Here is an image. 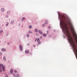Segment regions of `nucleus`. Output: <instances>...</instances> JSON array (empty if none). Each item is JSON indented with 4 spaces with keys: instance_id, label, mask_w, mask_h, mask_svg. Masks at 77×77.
I'll list each match as a JSON object with an SVG mask.
<instances>
[{
    "instance_id": "1",
    "label": "nucleus",
    "mask_w": 77,
    "mask_h": 77,
    "mask_svg": "<svg viewBox=\"0 0 77 77\" xmlns=\"http://www.w3.org/2000/svg\"><path fill=\"white\" fill-rule=\"evenodd\" d=\"M0 66H2V69H3V71H5V66H3V65L2 64H0Z\"/></svg>"
},
{
    "instance_id": "2",
    "label": "nucleus",
    "mask_w": 77,
    "mask_h": 77,
    "mask_svg": "<svg viewBox=\"0 0 77 77\" xmlns=\"http://www.w3.org/2000/svg\"><path fill=\"white\" fill-rule=\"evenodd\" d=\"M37 42H38V44H41V42H40V41H39V38H38L37 41Z\"/></svg>"
},
{
    "instance_id": "3",
    "label": "nucleus",
    "mask_w": 77,
    "mask_h": 77,
    "mask_svg": "<svg viewBox=\"0 0 77 77\" xmlns=\"http://www.w3.org/2000/svg\"><path fill=\"white\" fill-rule=\"evenodd\" d=\"M30 51H29V50H26L25 51V53H26L27 54H28V53H29Z\"/></svg>"
},
{
    "instance_id": "4",
    "label": "nucleus",
    "mask_w": 77,
    "mask_h": 77,
    "mask_svg": "<svg viewBox=\"0 0 77 77\" xmlns=\"http://www.w3.org/2000/svg\"><path fill=\"white\" fill-rule=\"evenodd\" d=\"M19 47L20 51H22L23 50V48H22V46H21V45H20Z\"/></svg>"
},
{
    "instance_id": "5",
    "label": "nucleus",
    "mask_w": 77,
    "mask_h": 77,
    "mask_svg": "<svg viewBox=\"0 0 77 77\" xmlns=\"http://www.w3.org/2000/svg\"><path fill=\"white\" fill-rule=\"evenodd\" d=\"M38 33H40V34H41L42 35V32L41 30L38 31Z\"/></svg>"
},
{
    "instance_id": "6",
    "label": "nucleus",
    "mask_w": 77,
    "mask_h": 77,
    "mask_svg": "<svg viewBox=\"0 0 77 77\" xmlns=\"http://www.w3.org/2000/svg\"><path fill=\"white\" fill-rule=\"evenodd\" d=\"M10 72L11 74H13V70H12V69H11Z\"/></svg>"
},
{
    "instance_id": "7",
    "label": "nucleus",
    "mask_w": 77,
    "mask_h": 77,
    "mask_svg": "<svg viewBox=\"0 0 77 77\" xmlns=\"http://www.w3.org/2000/svg\"><path fill=\"white\" fill-rule=\"evenodd\" d=\"M21 20L22 21H24V20H25V18L24 17H23L22 18Z\"/></svg>"
},
{
    "instance_id": "8",
    "label": "nucleus",
    "mask_w": 77,
    "mask_h": 77,
    "mask_svg": "<svg viewBox=\"0 0 77 77\" xmlns=\"http://www.w3.org/2000/svg\"><path fill=\"white\" fill-rule=\"evenodd\" d=\"M1 11H2V12H4L5 11V9L3 8H2L1 9Z\"/></svg>"
},
{
    "instance_id": "9",
    "label": "nucleus",
    "mask_w": 77,
    "mask_h": 77,
    "mask_svg": "<svg viewBox=\"0 0 77 77\" xmlns=\"http://www.w3.org/2000/svg\"><path fill=\"white\" fill-rule=\"evenodd\" d=\"M45 23L46 24H48V21L47 20H46L45 21Z\"/></svg>"
},
{
    "instance_id": "10",
    "label": "nucleus",
    "mask_w": 77,
    "mask_h": 77,
    "mask_svg": "<svg viewBox=\"0 0 77 77\" xmlns=\"http://www.w3.org/2000/svg\"><path fill=\"white\" fill-rule=\"evenodd\" d=\"M2 51H5V48H2Z\"/></svg>"
},
{
    "instance_id": "11",
    "label": "nucleus",
    "mask_w": 77,
    "mask_h": 77,
    "mask_svg": "<svg viewBox=\"0 0 77 77\" xmlns=\"http://www.w3.org/2000/svg\"><path fill=\"white\" fill-rule=\"evenodd\" d=\"M35 32H38V29H35Z\"/></svg>"
},
{
    "instance_id": "12",
    "label": "nucleus",
    "mask_w": 77,
    "mask_h": 77,
    "mask_svg": "<svg viewBox=\"0 0 77 77\" xmlns=\"http://www.w3.org/2000/svg\"><path fill=\"white\" fill-rule=\"evenodd\" d=\"M43 36H47V34H43Z\"/></svg>"
},
{
    "instance_id": "13",
    "label": "nucleus",
    "mask_w": 77,
    "mask_h": 77,
    "mask_svg": "<svg viewBox=\"0 0 77 77\" xmlns=\"http://www.w3.org/2000/svg\"><path fill=\"white\" fill-rule=\"evenodd\" d=\"M3 60H6V57H5V56L4 57Z\"/></svg>"
},
{
    "instance_id": "14",
    "label": "nucleus",
    "mask_w": 77,
    "mask_h": 77,
    "mask_svg": "<svg viewBox=\"0 0 77 77\" xmlns=\"http://www.w3.org/2000/svg\"><path fill=\"white\" fill-rule=\"evenodd\" d=\"M32 27V26L30 25L29 26V29H31Z\"/></svg>"
},
{
    "instance_id": "15",
    "label": "nucleus",
    "mask_w": 77,
    "mask_h": 77,
    "mask_svg": "<svg viewBox=\"0 0 77 77\" xmlns=\"http://www.w3.org/2000/svg\"><path fill=\"white\" fill-rule=\"evenodd\" d=\"M14 21L13 20L11 21V23L12 24H13V23H14Z\"/></svg>"
},
{
    "instance_id": "16",
    "label": "nucleus",
    "mask_w": 77,
    "mask_h": 77,
    "mask_svg": "<svg viewBox=\"0 0 77 77\" xmlns=\"http://www.w3.org/2000/svg\"><path fill=\"white\" fill-rule=\"evenodd\" d=\"M26 36L28 37H29V35L28 34H26Z\"/></svg>"
},
{
    "instance_id": "17",
    "label": "nucleus",
    "mask_w": 77,
    "mask_h": 77,
    "mask_svg": "<svg viewBox=\"0 0 77 77\" xmlns=\"http://www.w3.org/2000/svg\"><path fill=\"white\" fill-rule=\"evenodd\" d=\"M9 25V23L8 22L6 24V26H8V25Z\"/></svg>"
},
{
    "instance_id": "18",
    "label": "nucleus",
    "mask_w": 77,
    "mask_h": 77,
    "mask_svg": "<svg viewBox=\"0 0 77 77\" xmlns=\"http://www.w3.org/2000/svg\"><path fill=\"white\" fill-rule=\"evenodd\" d=\"M10 13V11H8V12H7V14H9Z\"/></svg>"
},
{
    "instance_id": "19",
    "label": "nucleus",
    "mask_w": 77,
    "mask_h": 77,
    "mask_svg": "<svg viewBox=\"0 0 77 77\" xmlns=\"http://www.w3.org/2000/svg\"><path fill=\"white\" fill-rule=\"evenodd\" d=\"M29 33H32V32L31 31H29Z\"/></svg>"
},
{
    "instance_id": "20",
    "label": "nucleus",
    "mask_w": 77,
    "mask_h": 77,
    "mask_svg": "<svg viewBox=\"0 0 77 77\" xmlns=\"http://www.w3.org/2000/svg\"><path fill=\"white\" fill-rule=\"evenodd\" d=\"M42 38V36H41L40 37V39H41Z\"/></svg>"
},
{
    "instance_id": "21",
    "label": "nucleus",
    "mask_w": 77,
    "mask_h": 77,
    "mask_svg": "<svg viewBox=\"0 0 77 77\" xmlns=\"http://www.w3.org/2000/svg\"><path fill=\"white\" fill-rule=\"evenodd\" d=\"M14 72L17 73V70H15Z\"/></svg>"
},
{
    "instance_id": "22",
    "label": "nucleus",
    "mask_w": 77,
    "mask_h": 77,
    "mask_svg": "<svg viewBox=\"0 0 77 77\" xmlns=\"http://www.w3.org/2000/svg\"><path fill=\"white\" fill-rule=\"evenodd\" d=\"M17 77H18L19 76V74H17Z\"/></svg>"
},
{
    "instance_id": "23",
    "label": "nucleus",
    "mask_w": 77,
    "mask_h": 77,
    "mask_svg": "<svg viewBox=\"0 0 77 77\" xmlns=\"http://www.w3.org/2000/svg\"><path fill=\"white\" fill-rule=\"evenodd\" d=\"M48 28H49V29H50V28H51V26H49L48 27Z\"/></svg>"
},
{
    "instance_id": "24",
    "label": "nucleus",
    "mask_w": 77,
    "mask_h": 77,
    "mask_svg": "<svg viewBox=\"0 0 77 77\" xmlns=\"http://www.w3.org/2000/svg\"><path fill=\"white\" fill-rule=\"evenodd\" d=\"M42 26H45V24H42Z\"/></svg>"
},
{
    "instance_id": "25",
    "label": "nucleus",
    "mask_w": 77,
    "mask_h": 77,
    "mask_svg": "<svg viewBox=\"0 0 77 77\" xmlns=\"http://www.w3.org/2000/svg\"><path fill=\"white\" fill-rule=\"evenodd\" d=\"M2 32H3V30H2L0 31V33H2Z\"/></svg>"
},
{
    "instance_id": "26",
    "label": "nucleus",
    "mask_w": 77,
    "mask_h": 77,
    "mask_svg": "<svg viewBox=\"0 0 77 77\" xmlns=\"http://www.w3.org/2000/svg\"><path fill=\"white\" fill-rule=\"evenodd\" d=\"M30 55H32V53L30 52Z\"/></svg>"
},
{
    "instance_id": "27",
    "label": "nucleus",
    "mask_w": 77,
    "mask_h": 77,
    "mask_svg": "<svg viewBox=\"0 0 77 77\" xmlns=\"http://www.w3.org/2000/svg\"><path fill=\"white\" fill-rule=\"evenodd\" d=\"M0 72H2V70L0 69Z\"/></svg>"
},
{
    "instance_id": "28",
    "label": "nucleus",
    "mask_w": 77,
    "mask_h": 77,
    "mask_svg": "<svg viewBox=\"0 0 77 77\" xmlns=\"http://www.w3.org/2000/svg\"><path fill=\"white\" fill-rule=\"evenodd\" d=\"M2 55V53L0 52V56H1Z\"/></svg>"
},
{
    "instance_id": "29",
    "label": "nucleus",
    "mask_w": 77,
    "mask_h": 77,
    "mask_svg": "<svg viewBox=\"0 0 77 77\" xmlns=\"http://www.w3.org/2000/svg\"><path fill=\"white\" fill-rule=\"evenodd\" d=\"M13 75L15 77V74H13Z\"/></svg>"
},
{
    "instance_id": "30",
    "label": "nucleus",
    "mask_w": 77,
    "mask_h": 77,
    "mask_svg": "<svg viewBox=\"0 0 77 77\" xmlns=\"http://www.w3.org/2000/svg\"><path fill=\"white\" fill-rule=\"evenodd\" d=\"M47 33H48V30L47 31Z\"/></svg>"
},
{
    "instance_id": "31",
    "label": "nucleus",
    "mask_w": 77,
    "mask_h": 77,
    "mask_svg": "<svg viewBox=\"0 0 77 77\" xmlns=\"http://www.w3.org/2000/svg\"><path fill=\"white\" fill-rule=\"evenodd\" d=\"M5 77H8V75H6V76H5Z\"/></svg>"
},
{
    "instance_id": "32",
    "label": "nucleus",
    "mask_w": 77,
    "mask_h": 77,
    "mask_svg": "<svg viewBox=\"0 0 77 77\" xmlns=\"http://www.w3.org/2000/svg\"><path fill=\"white\" fill-rule=\"evenodd\" d=\"M30 45V44L29 43H28V44H27V45Z\"/></svg>"
},
{
    "instance_id": "33",
    "label": "nucleus",
    "mask_w": 77,
    "mask_h": 77,
    "mask_svg": "<svg viewBox=\"0 0 77 77\" xmlns=\"http://www.w3.org/2000/svg\"><path fill=\"white\" fill-rule=\"evenodd\" d=\"M8 45H9V43H8Z\"/></svg>"
},
{
    "instance_id": "34",
    "label": "nucleus",
    "mask_w": 77,
    "mask_h": 77,
    "mask_svg": "<svg viewBox=\"0 0 77 77\" xmlns=\"http://www.w3.org/2000/svg\"><path fill=\"white\" fill-rule=\"evenodd\" d=\"M1 66H0V69H1Z\"/></svg>"
},
{
    "instance_id": "35",
    "label": "nucleus",
    "mask_w": 77,
    "mask_h": 77,
    "mask_svg": "<svg viewBox=\"0 0 77 77\" xmlns=\"http://www.w3.org/2000/svg\"><path fill=\"white\" fill-rule=\"evenodd\" d=\"M37 40V38H36L35 41H36Z\"/></svg>"
}]
</instances>
